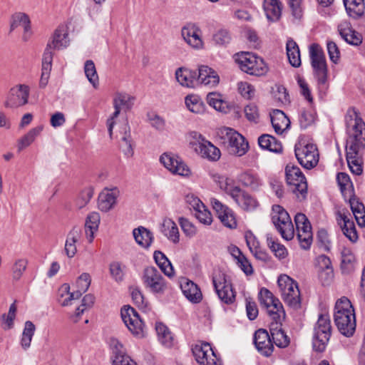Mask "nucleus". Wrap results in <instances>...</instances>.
<instances>
[{
	"mask_svg": "<svg viewBox=\"0 0 365 365\" xmlns=\"http://www.w3.org/2000/svg\"><path fill=\"white\" fill-rule=\"evenodd\" d=\"M347 139L346 155L352 173L359 175L362 173L360 150L365 147V123L354 108L349 109L345 115Z\"/></svg>",
	"mask_w": 365,
	"mask_h": 365,
	"instance_id": "1",
	"label": "nucleus"
},
{
	"mask_svg": "<svg viewBox=\"0 0 365 365\" xmlns=\"http://www.w3.org/2000/svg\"><path fill=\"white\" fill-rule=\"evenodd\" d=\"M334 321L339 332L351 336L356 329V316L350 300L343 297L339 299L334 307Z\"/></svg>",
	"mask_w": 365,
	"mask_h": 365,
	"instance_id": "2",
	"label": "nucleus"
},
{
	"mask_svg": "<svg viewBox=\"0 0 365 365\" xmlns=\"http://www.w3.org/2000/svg\"><path fill=\"white\" fill-rule=\"evenodd\" d=\"M277 283L284 303L293 309H299L301 298L297 283L286 274L280 275Z\"/></svg>",
	"mask_w": 365,
	"mask_h": 365,
	"instance_id": "3",
	"label": "nucleus"
},
{
	"mask_svg": "<svg viewBox=\"0 0 365 365\" xmlns=\"http://www.w3.org/2000/svg\"><path fill=\"white\" fill-rule=\"evenodd\" d=\"M218 135L224 139L225 143L227 144V148L230 153L242 156L248 150L249 145L245 138L238 132L228 127H223L219 129Z\"/></svg>",
	"mask_w": 365,
	"mask_h": 365,
	"instance_id": "4",
	"label": "nucleus"
},
{
	"mask_svg": "<svg viewBox=\"0 0 365 365\" xmlns=\"http://www.w3.org/2000/svg\"><path fill=\"white\" fill-rule=\"evenodd\" d=\"M286 180L292 192L299 200L307 195V182L300 168L294 165H287L285 168Z\"/></svg>",
	"mask_w": 365,
	"mask_h": 365,
	"instance_id": "5",
	"label": "nucleus"
},
{
	"mask_svg": "<svg viewBox=\"0 0 365 365\" xmlns=\"http://www.w3.org/2000/svg\"><path fill=\"white\" fill-rule=\"evenodd\" d=\"M212 284L220 300L231 304L235 301L236 292L227 275L220 271H215L212 275Z\"/></svg>",
	"mask_w": 365,
	"mask_h": 365,
	"instance_id": "6",
	"label": "nucleus"
},
{
	"mask_svg": "<svg viewBox=\"0 0 365 365\" xmlns=\"http://www.w3.org/2000/svg\"><path fill=\"white\" fill-rule=\"evenodd\" d=\"M272 220L282 237L291 240L294 236V228L288 212L280 205L272 207Z\"/></svg>",
	"mask_w": 365,
	"mask_h": 365,
	"instance_id": "7",
	"label": "nucleus"
},
{
	"mask_svg": "<svg viewBox=\"0 0 365 365\" xmlns=\"http://www.w3.org/2000/svg\"><path fill=\"white\" fill-rule=\"evenodd\" d=\"M331 322L328 314H320L314 329L313 347L319 352L323 351L330 339Z\"/></svg>",
	"mask_w": 365,
	"mask_h": 365,
	"instance_id": "8",
	"label": "nucleus"
},
{
	"mask_svg": "<svg viewBox=\"0 0 365 365\" xmlns=\"http://www.w3.org/2000/svg\"><path fill=\"white\" fill-rule=\"evenodd\" d=\"M309 56L315 78L319 84H325L327 81L328 69L322 48L318 44L311 45Z\"/></svg>",
	"mask_w": 365,
	"mask_h": 365,
	"instance_id": "9",
	"label": "nucleus"
},
{
	"mask_svg": "<svg viewBox=\"0 0 365 365\" xmlns=\"http://www.w3.org/2000/svg\"><path fill=\"white\" fill-rule=\"evenodd\" d=\"M141 279L145 288L153 294H163L167 290V282L155 267H146L143 271Z\"/></svg>",
	"mask_w": 365,
	"mask_h": 365,
	"instance_id": "10",
	"label": "nucleus"
},
{
	"mask_svg": "<svg viewBox=\"0 0 365 365\" xmlns=\"http://www.w3.org/2000/svg\"><path fill=\"white\" fill-rule=\"evenodd\" d=\"M259 299L272 321H282L285 313L279 300L275 298L273 294L267 289H261L259 294Z\"/></svg>",
	"mask_w": 365,
	"mask_h": 365,
	"instance_id": "11",
	"label": "nucleus"
},
{
	"mask_svg": "<svg viewBox=\"0 0 365 365\" xmlns=\"http://www.w3.org/2000/svg\"><path fill=\"white\" fill-rule=\"evenodd\" d=\"M121 318L133 336L138 338L145 336V324L135 309L130 306H124L121 309Z\"/></svg>",
	"mask_w": 365,
	"mask_h": 365,
	"instance_id": "12",
	"label": "nucleus"
},
{
	"mask_svg": "<svg viewBox=\"0 0 365 365\" xmlns=\"http://www.w3.org/2000/svg\"><path fill=\"white\" fill-rule=\"evenodd\" d=\"M294 152L299 164L307 170L314 168L319 163V151L317 145L313 143L296 146Z\"/></svg>",
	"mask_w": 365,
	"mask_h": 365,
	"instance_id": "13",
	"label": "nucleus"
},
{
	"mask_svg": "<svg viewBox=\"0 0 365 365\" xmlns=\"http://www.w3.org/2000/svg\"><path fill=\"white\" fill-rule=\"evenodd\" d=\"M181 36L192 49L200 51L205 48L202 31L197 24L190 23L184 26L181 29Z\"/></svg>",
	"mask_w": 365,
	"mask_h": 365,
	"instance_id": "14",
	"label": "nucleus"
},
{
	"mask_svg": "<svg viewBox=\"0 0 365 365\" xmlns=\"http://www.w3.org/2000/svg\"><path fill=\"white\" fill-rule=\"evenodd\" d=\"M133 98L127 93H118L114 96L113 103L115 111L106 122L110 138L112 137L113 126L116 123V118L120 111L130 110L133 105Z\"/></svg>",
	"mask_w": 365,
	"mask_h": 365,
	"instance_id": "15",
	"label": "nucleus"
},
{
	"mask_svg": "<svg viewBox=\"0 0 365 365\" xmlns=\"http://www.w3.org/2000/svg\"><path fill=\"white\" fill-rule=\"evenodd\" d=\"M294 222L301 247L304 250L309 249L312 242V232L309 221L304 214L299 212L296 214Z\"/></svg>",
	"mask_w": 365,
	"mask_h": 365,
	"instance_id": "16",
	"label": "nucleus"
},
{
	"mask_svg": "<svg viewBox=\"0 0 365 365\" xmlns=\"http://www.w3.org/2000/svg\"><path fill=\"white\" fill-rule=\"evenodd\" d=\"M160 163L173 174L183 177L191 175V170L178 156L172 153H164L160 156Z\"/></svg>",
	"mask_w": 365,
	"mask_h": 365,
	"instance_id": "17",
	"label": "nucleus"
},
{
	"mask_svg": "<svg viewBox=\"0 0 365 365\" xmlns=\"http://www.w3.org/2000/svg\"><path fill=\"white\" fill-rule=\"evenodd\" d=\"M215 180L220 182V187L228 195H230L236 204L244 210L245 205V200L248 195L246 192L242 190L240 187L232 184V181L228 178H224L221 176H215Z\"/></svg>",
	"mask_w": 365,
	"mask_h": 365,
	"instance_id": "18",
	"label": "nucleus"
},
{
	"mask_svg": "<svg viewBox=\"0 0 365 365\" xmlns=\"http://www.w3.org/2000/svg\"><path fill=\"white\" fill-rule=\"evenodd\" d=\"M20 26L23 29L21 40L24 42L29 41L33 36L30 18L26 13L16 12L11 17L10 32Z\"/></svg>",
	"mask_w": 365,
	"mask_h": 365,
	"instance_id": "19",
	"label": "nucleus"
},
{
	"mask_svg": "<svg viewBox=\"0 0 365 365\" xmlns=\"http://www.w3.org/2000/svg\"><path fill=\"white\" fill-rule=\"evenodd\" d=\"M210 202L217 217L224 226L230 229L237 227L235 215L230 207L216 198H211Z\"/></svg>",
	"mask_w": 365,
	"mask_h": 365,
	"instance_id": "20",
	"label": "nucleus"
},
{
	"mask_svg": "<svg viewBox=\"0 0 365 365\" xmlns=\"http://www.w3.org/2000/svg\"><path fill=\"white\" fill-rule=\"evenodd\" d=\"M192 352L197 362L200 365H221L220 360L208 343L196 345Z\"/></svg>",
	"mask_w": 365,
	"mask_h": 365,
	"instance_id": "21",
	"label": "nucleus"
},
{
	"mask_svg": "<svg viewBox=\"0 0 365 365\" xmlns=\"http://www.w3.org/2000/svg\"><path fill=\"white\" fill-rule=\"evenodd\" d=\"M29 96V86L23 84L18 85L11 89L6 106L11 108L24 106L27 103Z\"/></svg>",
	"mask_w": 365,
	"mask_h": 365,
	"instance_id": "22",
	"label": "nucleus"
},
{
	"mask_svg": "<svg viewBox=\"0 0 365 365\" xmlns=\"http://www.w3.org/2000/svg\"><path fill=\"white\" fill-rule=\"evenodd\" d=\"M119 148L126 158H132L134 155L135 143L130 135V129L128 123H124L120 130Z\"/></svg>",
	"mask_w": 365,
	"mask_h": 365,
	"instance_id": "23",
	"label": "nucleus"
},
{
	"mask_svg": "<svg viewBox=\"0 0 365 365\" xmlns=\"http://www.w3.org/2000/svg\"><path fill=\"white\" fill-rule=\"evenodd\" d=\"M254 342L256 348L262 355L269 356L272 354L274 346L266 330H257L255 334Z\"/></svg>",
	"mask_w": 365,
	"mask_h": 365,
	"instance_id": "24",
	"label": "nucleus"
},
{
	"mask_svg": "<svg viewBox=\"0 0 365 365\" xmlns=\"http://www.w3.org/2000/svg\"><path fill=\"white\" fill-rule=\"evenodd\" d=\"M197 78V84L200 83L209 88L216 86L220 82L217 73L207 66H200Z\"/></svg>",
	"mask_w": 365,
	"mask_h": 365,
	"instance_id": "25",
	"label": "nucleus"
},
{
	"mask_svg": "<svg viewBox=\"0 0 365 365\" xmlns=\"http://www.w3.org/2000/svg\"><path fill=\"white\" fill-rule=\"evenodd\" d=\"M119 190L117 188L104 189L98 196V208L103 212H108L115 205Z\"/></svg>",
	"mask_w": 365,
	"mask_h": 365,
	"instance_id": "26",
	"label": "nucleus"
},
{
	"mask_svg": "<svg viewBox=\"0 0 365 365\" xmlns=\"http://www.w3.org/2000/svg\"><path fill=\"white\" fill-rule=\"evenodd\" d=\"M108 343L111 351L110 360L112 364L120 365L119 359H129L125 348L117 338L111 337Z\"/></svg>",
	"mask_w": 365,
	"mask_h": 365,
	"instance_id": "27",
	"label": "nucleus"
},
{
	"mask_svg": "<svg viewBox=\"0 0 365 365\" xmlns=\"http://www.w3.org/2000/svg\"><path fill=\"white\" fill-rule=\"evenodd\" d=\"M197 72L187 68H179L175 71V77L180 85L187 88H194L197 85Z\"/></svg>",
	"mask_w": 365,
	"mask_h": 365,
	"instance_id": "28",
	"label": "nucleus"
},
{
	"mask_svg": "<svg viewBox=\"0 0 365 365\" xmlns=\"http://www.w3.org/2000/svg\"><path fill=\"white\" fill-rule=\"evenodd\" d=\"M272 127L277 134H282L289 128L290 120L285 113L280 110H274L270 113Z\"/></svg>",
	"mask_w": 365,
	"mask_h": 365,
	"instance_id": "29",
	"label": "nucleus"
},
{
	"mask_svg": "<svg viewBox=\"0 0 365 365\" xmlns=\"http://www.w3.org/2000/svg\"><path fill=\"white\" fill-rule=\"evenodd\" d=\"M51 39V42L48 45L50 48L61 49L68 46L69 40L66 26L64 24L59 25L55 30Z\"/></svg>",
	"mask_w": 365,
	"mask_h": 365,
	"instance_id": "30",
	"label": "nucleus"
},
{
	"mask_svg": "<svg viewBox=\"0 0 365 365\" xmlns=\"http://www.w3.org/2000/svg\"><path fill=\"white\" fill-rule=\"evenodd\" d=\"M195 150L202 158L210 161L218 160L221 155L220 149L208 140L202 142Z\"/></svg>",
	"mask_w": 365,
	"mask_h": 365,
	"instance_id": "31",
	"label": "nucleus"
},
{
	"mask_svg": "<svg viewBox=\"0 0 365 365\" xmlns=\"http://www.w3.org/2000/svg\"><path fill=\"white\" fill-rule=\"evenodd\" d=\"M180 287L185 297L193 303L201 301L202 295L197 285L192 281L185 280L181 282Z\"/></svg>",
	"mask_w": 365,
	"mask_h": 365,
	"instance_id": "32",
	"label": "nucleus"
},
{
	"mask_svg": "<svg viewBox=\"0 0 365 365\" xmlns=\"http://www.w3.org/2000/svg\"><path fill=\"white\" fill-rule=\"evenodd\" d=\"M100 220V215L96 212L90 213L86 219L85 234L89 243H91L94 239V235L98 230Z\"/></svg>",
	"mask_w": 365,
	"mask_h": 365,
	"instance_id": "33",
	"label": "nucleus"
},
{
	"mask_svg": "<svg viewBox=\"0 0 365 365\" xmlns=\"http://www.w3.org/2000/svg\"><path fill=\"white\" fill-rule=\"evenodd\" d=\"M282 321H272L270 324L272 337L279 347H286L289 344V337L281 329Z\"/></svg>",
	"mask_w": 365,
	"mask_h": 365,
	"instance_id": "34",
	"label": "nucleus"
},
{
	"mask_svg": "<svg viewBox=\"0 0 365 365\" xmlns=\"http://www.w3.org/2000/svg\"><path fill=\"white\" fill-rule=\"evenodd\" d=\"M263 9L270 21H277L282 14V4L279 0H264Z\"/></svg>",
	"mask_w": 365,
	"mask_h": 365,
	"instance_id": "35",
	"label": "nucleus"
},
{
	"mask_svg": "<svg viewBox=\"0 0 365 365\" xmlns=\"http://www.w3.org/2000/svg\"><path fill=\"white\" fill-rule=\"evenodd\" d=\"M349 202L351 210L354 215V217L361 227L365 225V207L364 204L359 202L354 194L352 196L348 197Z\"/></svg>",
	"mask_w": 365,
	"mask_h": 365,
	"instance_id": "36",
	"label": "nucleus"
},
{
	"mask_svg": "<svg viewBox=\"0 0 365 365\" xmlns=\"http://www.w3.org/2000/svg\"><path fill=\"white\" fill-rule=\"evenodd\" d=\"M257 57L252 53L241 52L235 54V61L242 71L249 74L250 71V67H252L253 63L257 65V62H256Z\"/></svg>",
	"mask_w": 365,
	"mask_h": 365,
	"instance_id": "37",
	"label": "nucleus"
},
{
	"mask_svg": "<svg viewBox=\"0 0 365 365\" xmlns=\"http://www.w3.org/2000/svg\"><path fill=\"white\" fill-rule=\"evenodd\" d=\"M259 145L264 150L273 153H280L282 151V145L274 137L269 134H263L258 138Z\"/></svg>",
	"mask_w": 365,
	"mask_h": 365,
	"instance_id": "38",
	"label": "nucleus"
},
{
	"mask_svg": "<svg viewBox=\"0 0 365 365\" xmlns=\"http://www.w3.org/2000/svg\"><path fill=\"white\" fill-rule=\"evenodd\" d=\"M81 233L79 227H73L68 233L65 244V251L68 257H73L76 253V242L81 238Z\"/></svg>",
	"mask_w": 365,
	"mask_h": 365,
	"instance_id": "39",
	"label": "nucleus"
},
{
	"mask_svg": "<svg viewBox=\"0 0 365 365\" xmlns=\"http://www.w3.org/2000/svg\"><path fill=\"white\" fill-rule=\"evenodd\" d=\"M287 55L289 63L295 68L301 66V57L297 43L292 38H289L286 44Z\"/></svg>",
	"mask_w": 365,
	"mask_h": 365,
	"instance_id": "40",
	"label": "nucleus"
},
{
	"mask_svg": "<svg viewBox=\"0 0 365 365\" xmlns=\"http://www.w3.org/2000/svg\"><path fill=\"white\" fill-rule=\"evenodd\" d=\"M161 231L168 240L176 244L179 242L180 235L176 223L170 218L163 220Z\"/></svg>",
	"mask_w": 365,
	"mask_h": 365,
	"instance_id": "41",
	"label": "nucleus"
},
{
	"mask_svg": "<svg viewBox=\"0 0 365 365\" xmlns=\"http://www.w3.org/2000/svg\"><path fill=\"white\" fill-rule=\"evenodd\" d=\"M153 258L160 270L168 277L175 274L173 267L164 253L160 251H155Z\"/></svg>",
	"mask_w": 365,
	"mask_h": 365,
	"instance_id": "42",
	"label": "nucleus"
},
{
	"mask_svg": "<svg viewBox=\"0 0 365 365\" xmlns=\"http://www.w3.org/2000/svg\"><path fill=\"white\" fill-rule=\"evenodd\" d=\"M133 235L135 242L145 248L149 247L153 240L152 232L144 227H139L134 229Z\"/></svg>",
	"mask_w": 365,
	"mask_h": 365,
	"instance_id": "43",
	"label": "nucleus"
},
{
	"mask_svg": "<svg viewBox=\"0 0 365 365\" xmlns=\"http://www.w3.org/2000/svg\"><path fill=\"white\" fill-rule=\"evenodd\" d=\"M346 11L350 16H361L365 11L364 0H343Z\"/></svg>",
	"mask_w": 365,
	"mask_h": 365,
	"instance_id": "44",
	"label": "nucleus"
},
{
	"mask_svg": "<svg viewBox=\"0 0 365 365\" xmlns=\"http://www.w3.org/2000/svg\"><path fill=\"white\" fill-rule=\"evenodd\" d=\"M336 180L344 198L346 199L348 197L352 196L354 194L352 182L346 173H338Z\"/></svg>",
	"mask_w": 365,
	"mask_h": 365,
	"instance_id": "45",
	"label": "nucleus"
},
{
	"mask_svg": "<svg viewBox=\"0 0 365 365\" xmlns=\"http://www.w3.org/2000/svg\"><path fill=\"white\" fill-rule=\"evenodd\" d=\"M341 221L339 222L344 235L352 242L358 240V234L353 221L348 219L346 216H341Z\"/></svg>",
	"mask_w": 365,
	"mask_h": 365,
	"instance_id": "46",
	"label": "nucleus"
},
{
	"mask_svg": "<svg viewBox=\"0 0 365 365\" xmlns=\"http://www.w3.org/2000/svg\"><path fill=\"white\" fill-rule=\"evenodd\" d=\"M155 330L158 340L163 345L167 347H170L173 345V334L165 324L160 322L156 323Z\"/></svg>",
	"mask_w": 365,
	"mask_h": 365,
	"instance_id": "47",
	"label": "nucleus"
},
{
	"mask_svg": "<svg viewBox=\"0 0 365 365\" xmlns=\"http://www.w3.org/2000/svg\"><path fill=\"white\" fill-rule=\"evenodd\" d=\"M70 286L68 284H63L59 289V299L58 301L62 306H69L73 304V302L79 299L77 297L76 292H70Z\"/></svg>",
	"mask_w": 365,
	"mask_h": 365,
	"instance_id": "48",
	"label": "nucleus"
},
{
	"mask_svg": "<svg viewBox=\"0 0 365 365\" xmlns=\"http://www.w3.org/2000/svg\"><path fill=\"white\" fill-rule=\"evenodd\" d=\"M187 108L192 113L200 114L205 110L203 102L196 95H188L185 98Z\"/></svg>",
	"mask_w": 365,
	"mask_h": 365,
	"instance_id": "49",
	"label": "nucleus"
},
{
	"mask_svg": "<svg viewBox=\"0 0 365 365\" xmlns=\"http://www.w3.org/2000/svg\"><path fill=\"white\" fill-rule=\"evenodd\" d=\"M315 118V112L310 106L307 108L302 109L299 116L300 127L302 129H306L314 123Z\"/></svg>",
	"mask_w": 365,
	"mask_h": 365,
	"instance_id": "50",
	"label": "nucleus"
},
{
	"mask_svg": "<svg viewBox=\"0 0 365 365\" xmlns=\"http://www.w3.org/2000/svg\"><path fill=\"white\" fill-rule=\"evenodd\" d=\"M355 258L350 250L344 249L341 252V269L344 273H350L354 269Z\"/></svg>",
	"mask_w": 365,
	"mask_h": 365,
	"instance_id": "51",
	"label": "nucleus"
},
{
	"mask_svg": "<svg viewBox=\"0 0 365 365\" xmlns=\"http://www.w3.org/2000/svg\"><path fill=\"white\" fill-rule=\"evenodd\" d=\"M240 181L246 187L252 190H257L261 185L259 178L255 174L245 172L240 175Z\"/></svg>",
	"mask_w": 365,
	"mask_h": 365,
	"instance_id": "52",
	"label": "nucleus"
},
{
	"mask_svg": "<svg viewBox=\"0 0 365 365\" xmlns=\"http://www.w3.org/2000/svg\"><path fill=\"white\" fill-rule=\"evenodd\" d=\"M339 33L342 38L351 45L357 46L362 41L361 34L350 28L341 29Z\"/></svg>",
	"mask_w": 365,
	"mask_h": 365,
	"instance_id": "53",
	"label": "nucleus"
},
{
	"mask_svg": "<svg viewBox=\"0 0 365 365\" xmlns=\"http://www.w3.org/2000/svg\"><path fill=\"white\" fill-rule=\"evenodd\" d=\"M125 266L119 262H112L109 265V272L111 277L116 282H121L125 276Z\"/></svg>",
	"mask_w": 365,
	"mask_h": 365,
	"instance_id": "54",
	"label": "nucleus"
},
{
	"mask_svg": "<svg viewBox=\"0 0 365 365\" xmlns=\"http://www.w3.org/2000/svg\"><path fill=\"white\" fill-rule=\"evenodd\" d=\"M267 242L268 247L277 258L284 259L287 256L286 247L283 245L276 242L272 237L267 236Z\"/></svg>",
	"mask_w": 365,
	"mask_h": 365,
	"instance_id": "55",
	"label": "nucleus"
},
{
	"mask_svg": "<svg viewBox=\"0 0 365 365\" xmlns=\"http://www.w3.org/2000/svg\"><path fill=\"white\" fill-rule=\"evenodd\" d=\"M91 281V277L88 273H83L78 277L76 282L77 289L75 291L77 297H81L82 294L88 290Z\"/></svg>",
	"mask_w": 365,
	"mask_h": 365,
	"instance_id": "56",
	"label": "nucleus"
},
{
	"mask_svg": "<svg viewBox=\"0 0 365 365\" xmlns=\"http://www.w3.org/2000/svg\"><path fill=\"white\" fill-rule=\"evenodd\" d=\"M34 330V324L30 321L26 322L21 338V346L23 348L26 349L30 346Z\"/></svg>",
	"mask_w": 365,
	"mask_h": 365,
	"instance_id": "57",
	"label": "nucleus"
},
{
	"mask_svg": "<svg viewBox=\"0 0 365 365\" xmlns=\"http://www.w3.org/2000/svg\"><path fill=\"white\" fill-rule=\"evenodd\" d=\"M84 72L89 82L92 83L94 87H96L98 83V76L93 61L88 60L86 61Z\"/></svg>",
	"mask_w": 365,
	"mask_h": 365,
	"instance_id": "58",
	"label": "nucleus"
},
{
	"mask_svg": "<svg viewBox=\"0 0 365 365\" xmlns=\"http://www.w3.org/2000/svg\"><path fill=\"white\" fill-rule=\"evenodd\" d=\"M16 312V306L14 302L11 304L8 313L1 316L2 326L4 329H10L13 327Z\"/></svg>",
	"mask_w": 365,
	"mask_h": 365,
	"instance_id": "59",
	"label": "nucleus"
},
{
	"mask_svg": "<svg viewBox=\"0 0 365 365\" xmlns=\"http://www.w3.org/2000/svg\"><path fill=\"white\" fill-rule=\"evenodd\" d=\"M94 301L95 297L93 295L89 294L84 296V297L82 299L81 304L78 307H77L76 310V313L73 317H75V319H73L74 322H76L78 321V317L81 316L84 312L85 310L91 308L93 306V304H94Z\"/></svg>",
	"mask_w": 365,
	"mask_h": 365,
	"instance_id": "60",
	"label": "nucleus"
},
{
	"mask_svg": "<svg viewBox=\"0 0 365 365\" xmlns=\"http://www.w3.org/2000/svg\"><path fill=\"white\" fill-rule=\"evenodd\" d=\"M28 262L26 259H16L11 268L12 277L14 280H19L25 272Z\"/></svg>",
	"mask_w": 365,
	"mask_h": 365,
	"instance_id": "61",
	"label": "nucleus"
},
{
	"mask_svg": "<svg viewBox=\"0 0 365 365\" xmlns=\"http://www.w3.org/2000/svg\"><path fill=\"white\" fill-rule=\"evenodd\" d=\"M256 62H257V65L256 63H253V66L250 67V71L249 74L256 76L265 75L268 71V66L264 61L262 58L257 57Z\"/></svg>",
	"mask_w": 365,
	"mask_h": 365,
	"instance_id": "62",
	"label": "nucleus"
},
{
	"mask_svg": "<svg viewBox=\"0 0 365 365\" xmlns=\"http://www.w3.org/2000/svg\"><path fill=\"white\" fill-rule=\"evenodd\" d=\"M244 113L246 118L253 123H257L259 119V112L258 107L255 103H249L244 108Z\"/></svg>",
	"mask_w": 365,
	"mask_h": 365,
	"instance_id": "63",
	"label": "nucleus"
},
{
	"mask_svg": "<svg viewBox=\"0 0 365 365\" xmlns=\"http://www.w3.org/2000/svg\"><path fill=\"white\" fill-rule=\"evenodd\" d=\"M208 104L215 110L222 111L224 109L225 103L220 98V96L217 93H210L207 96Z\"/></svg>",
	"mask_w": 365,
	"mask_h": 365,
	"instance_id": "64",
	"label": "nucleus"
}]
</instances>
